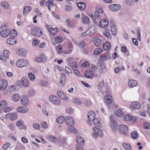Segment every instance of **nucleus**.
I'll return each instance as SVG.
<instances>
[{
	"label": "nucleus",
	"instance_id": "nucleus-31",
	"mask_svg": "<svg viewBox=\"0 0 150 150\" xmlns=\"http://www.w3.org/2000/svg\"><path fill=\"white\" fill-rule=\"evenodd\" d=\"M66 79V76L64 73L62 74L60 79V83L62 85L64 84Z\"/></svg>",
	"mask_w": 150,
	"mask_h": 150
},
{
	"label": "nucleus",
	"instance_id": "nucleus-9",
	"mask_svg": "<svg viewBox=\"0 0 150 150\" xmlns=\"http://www.w3.org/2000/svg\"><path fill=\"white\" fill-rule=\"evenodd\" d=\"M21 102L22 104L24 105H27L29 103L28 96L25 95H23L21 98Z\"/></svg>",
	"mask_w": 150,
	"mask_h": 150
},
{
	"label": "nucleus",
	"instance_id": "nucleus-58",
	"mask_svg": "<svg viewBox=\"0 0 150 150\" xmlns=\"http://www.w3.org/2000/svg\"><path fill=\"white\" fill-rule=\"evenodd\" d=\"M35 91L33 89L30 90L28 92V95L29 96H33L35 94Z\"/></svg>",
	"mask_w": 150,
	"mask_h": 150
},
{
	"label": "nucleus",
	"instance_id": "nucleus-12",
	"mask_svg": "<svg viewBox=\"0 0 150 150\" xmlns=\"http://www.w3.org/2000/svg\"><path fill=\"white\" fill-rule=\"evenodd\" d=\"M87 114L88 118L89 121H92L95 118V114L94 112L92 111H89Z\"/></svg>",
	"mask_w": 150,
	"mask_h": 150
},
{
	"label": "nucleus",
	"instance_id": "nucleus-46",
	"mask_svg": "<svg viewBox=\"0 0 150 150\" xmlns=\"http://www.w3.org/2000/svg\"><path fill=\"white\" fill-rule=\"evenodd\" d=\"M116 115L119 117H121L123 116L122 111L120 109H118L116 112Z\"/></svg>",
	"mask_w": 150,
	"mask_h": 150
},
{
	"label": "nucleus",
	"instance_id": "nucleus-1",
	"mask_svg": "<svg viewBox=\"0 0 150 150\" xmlns=\"http://www.w3.org/2000/svg\"><path fill=\"white\" fill-rule=\"evenodd\" d=\"M50 100L54 105H59L61 103L60 99L57 96L52 95L49 97Z\"/></svg>",
	"mask_w": 150,
	"mask_h": 150
},
{
	"label": "nucleus",
	"instance_id": "nucleus-64",
	"mask_svg": "<svg viewBox=\"0 0 150 150\" xmlns=\"http://www.w3.org/2000/svg\"><path fill=\"white\" fill-rule=\"evenodd\" d=\"M72 7L68 5H67L65 6V11H70L72 10Z\"/></svg>",
	"mask_w": 150,
	"mask_h": 150
},
{
	"label": "nucleus",
	"instance_id": "nucleus-32",
	"mask_svg": "<svg viewBox=\"0 0 150 150\" xmlns=\"http://www.w3.org/2000/svg\"><path fill=\"white\" fill-rule=\"evenodd\" d=\"M131 136L133 139H137L139 137V134L136 131H134L131 133Z\"/></svg>",
	"mask_w": 150,
	"mask_h": 150
},
{
	"label": "nucleus",
	"instance_id": "nucleus-11",
	"mask_svg": "<svg viewBox=\"0 0 150 150\" xmlns=\"http://www.w3.org/2000/svg\"><path fill=\"white\" fill-rule=\"evenodd\" d=\"M7 85V83L6 81L5 80H3L1 81L0 82V90L4 91L6 88Z\"/></svg>",
	"mask_w": 150,
	"mask_h": 150
},
{
	"label": "nucleus",
	"instance_id": "nucleus-7",
	"mask_svg": "<svg viewBox=\"0 0 150 150\" xmlns=\"http://www.w3.org/2000/svg\"><path fill=\"white\" fill-rule=\"evenodd\" d=\"M112 116H110V119L111 120L110 123V127L111 129L113 130L116 129L118 125L117 122L114 120H111Z\"/></svg>",
	"mask_w": 150,
	"mask_h": 150
},
{
	"label": "nucleus",
	"instance_id": "nucleus-18",
	"mask_svg": "<svg viewBox=\"0 0 150 150\" xmlns=\"http://www.w3.org/2000/svg\"><path fill=\"white\" fill-rule=\"evenodd\" d=\"M131 107L132 108L138 109L140 108L141 105L137 102H133L131 104Z\"/></svg>",
	"mask_w": 150,
	"mask_h": 150
},
{
	"label": "nucleus",
	"instance_id": "nucleus-33",
	"mask_svg": "<svg viewBox=\"0 0 150 150\" xmlns=\"http://www.w3.org/2000/svg\"><path fill=\"white\" fill-rule=\"evenodd\" d=\"M93 41V43L96 46L98 47L101 44V40L98 38H94Z\"/></svg>",
	"mask_w": 150,
	"mask_h": 150
},
{
	"label": "nucleus",
	"instance_id": "nucleus-3",
	"mask_svg": "<svg viewBox=\"0 0 150 150\" xmlns=\"http://www.w3.org/2000/svg\"><path fill=\"white\" fill-rule=\"evenodd\" d=\"M31 33L33 35L37 37H40L42 34L41 30L36 27H34L32 29Z\"/></svg>",
	"mask_w": 150,
	"mask_h": 150
},
{
	"label": "nucleus",
	"instance_id": "nucleus-40",
	"mask_svg": "<svg viewBox=\"0 0 150 150\" xmlns=\"http://www.w3.org/2000/svg\"><path fill=\"white\" fill-rule=\"evenodd\" d=\"M40 85L41 86L44 87L47 86L48 85V83L47 81L45 80H42L40 82Z\"/></svg>",
	"mask_w": 150,
	"mask_h": 150
},
{
	"label": "nucleus",
	"instance_id": "nucleus-27",
	"mask_svg": "<svg viewBox=\"0 0 150 150\" xmlns=\"http://www.w3.org/2000/svg\"><path fill=\"white\" fill-rule=\"evenodd\" d=\"M76 141L77 142V144H83L84 140L81 137L78 136L76 137Z\"/></svg>",
	"mask_w": 150,
	"mask_h": 150
},
{
	"label": "nucleus",
	"instance_id": "nucleus-21",
	"mask_svg": "<svg viewBox=\"0 0 150 150\" xmlns=\"http://www.w3.org/2000/svg\"><path fill=\"white\" fill-rule=\"evenodd\" d=\"M54 41L55 42H52V43L55 45L56 44L62 42L63 41V39L61 37L57 36L55 37Z\"/></svg>",
	"mask_w": 150,
	"mask_h": 150
},
{
	"label": "nucleus",
	"instance_id": "nucleus-44",
	"mask_svg": "<svg viewBox=\"0 0 150 150\" xmlns=\"http://www.w3.org/2000/svg\"><path fill=\"white\" fill-rule=\"evenodd\" d=\"M1 6L4 9H8L9 7L8 4L5 1H3L1 3Z\"/></svg>",
	"mask_w": 150,
	"mask_h": 150
},
{
	"label": "nucleus",
	"instance_id": "nucleus-35",
	"mask_svg": "<svg viewBox=\"0 0 150 150\" xmlns=\"http://www.w3.org/2000/svg\"><path fill=\"white\" fill-rule=\"evenodd\" d=\"M122 145L126 150H132V148L129 144L126 143H124Z\"/></svg>",
	"mask_w": 150,
	"mask_h": 150
},
{
	"label": "nucleus",
	"instance_id": "nucleus-26",
	"mask_svg": "<svg viewBox=\"0 0 150 150\" xmlns=\"http://www.w3.org/2000/svg\"><path fill=\"white\" fill-rule=\"evenodd\" d=\"M8 54L6 53L5 54L1 55L0 56L1 60L4 62H6L8 59Z\"/></svg>",
	"mask_w": 150,
	"mask_h": 150
},
{
	"label": "nucleus",
	"instance_id": "nucleus-4",
	"mask_svg": "<svg viewBox=\"0 0 150 150\" xmlns=\"http://www.w3.org/2000/svg\"><path fill=\"white\" fill-rule=\"evenodd\" d=\"M17 83L20 86H23L25 87L28 86L29 85L28 80L25 77H23L21 81L19 80L17 81Z\"/></svg>",
	"mask_w": 150,
	"mask_h": 150
},
{
	"label": "nucleus",
	"instance_id": "nucleus-47",
	"mask_svg": "<svg viewBox=\"0 0 150 150\" xmlns=\"http://www.w3.org/2000/svg\"><path fill=\"white\" fill-rule=\"evenodd\" d=\"M103 52L102 50L100 48H97L95 49L94 52V54L95 55H97Z\"/></svg>",
	"mask_w": 150,
	"mask_h": 150
},
{
	"label": "nucleus",
	"instance_id": "nucleus-61",
	"mask_svg": "<svg viewBox=\"0 0 150 150\" xmlns=\"http://www.w3.org/2000/svg\"><path fill=\"white\" fill-rule=\"evenodd\" d=\"M67 139L65 137H64L62 140V144L63 146H66L67 144Z\"/></svg>",
	"mask_w": 150,
	"mask_h": 150
},
{
	"label": "nucleus",
	"instance_id": "nucleus-17",
	"mask_svg": "<svg viewBox=\"0 0 150 150\" xmlns=\"http://www.w3.org/2000/svg\"><path fill=\"white\" fill-rule=\"evenodd\" d=\"M108 23V21L106 18L102 20L100 22L99 25L102 27H104L107 25Z\"/></svg>",
	"mask_w": 150,
	"mask_h": 150
},
{
	"label": "nucleus",
	"instance_id": "nucleus-13",
	"mask_svg": "<svg viewBox=\"0 0 150 150\" xmlns=\"http://www.w3.org/2000/svg\"><path fill=\"white\" fill-rule=\"evenodd\" d=\"M28 110V108L25 106H20L17 109V111L21 113H26Z\"/></svg>",
	"mask_w": 150,
	"mask_h": 150
},
{
	"label": "nucleus",
	"instance_id": "nucleus-29",
	"mask_svg": "<svg viewBox=\"0 0 150 150\" xmlns=\"http://www.w3.org/2000/svg\"><path fill=\"white\" fill-rule=\"evenodd\" d=\"M138 83L137 81L134 80H130L128 83V85L129 86L131 87H133L136 86Z\"/></svg>",
	"mask_w": 150,
	"mask_h": 150
},
{
	"label": "nucleus",
	"instance_id": "nucleus-51",
	"mask_svg": "<svg viewBox=\"0 0 150 150\" xmlns=\"http://www.w3.org/2000/svg\"><path fill=\"white\" fill-rule=\"evenodd\" d=\"M68 132L74 134L77 133V131L76 129L74 127H70L68 130Z\"/></svg>",
	"mask_w": 150,
	"mask_h": 150
},
{
	"label": "nucleus",
	"instance_id": "nucleus-43",
	"mask_svg": "<svg viewBox=\"0 0 150 150\" xmlns=\"http://www.w3.org/2000/svg\"><path fill=\"white\" fill-rule=\"evenodd\" d=\"M94 125L97 126H98L100 124V122L97 118H94L92 120Z\"/></svg>",
	"mask_w": 150,
	"mask_h": 150
},
{
	"label": "nucleus",
	"instance_id": "nucleus-23",
	"mask_svg": "<svg viewBox=\"0 0 150 150\" xmlns=\"http://www.w3.org/2000/svg\"><path fill=\"white\" fill-rule=\"evenodd\" d=\"M85 76L89 79H91L93 76V73L91 71H86L85 73Z\"/></svg>",
	"mask_w": 150,
	"mask_h": 150
},
{
	"label": "nucleus",
	"instance_id": "nucleus-49",
	"mask_svg": "<svg viewBox=\"0 0 150 150\" xmlns=\"http://www.w3.org/2000/svg\"><path fill=\"white\" fill-rule=\"evenodd\" d=\"M103 33L104 36L108 38L110 40L111 39L112 37L111 35L109 32L105 31L103 32Z\"/></svg>",
	"mask_w": 150,
	"mask_h": 150
},
{
	"label": "nucleus",
	"instance_id": "nucleus-5",
	"mask_svg": "<svg viewBox=\"0 0 150 150\" xmlns=\"http://www.w3.org/2000/svg\"><path fill=\"white\" fill-rule=\"evenodd\" d=\"M97 65L98 68H100L99 72L100 74L103 73L104 72V69L105 67L104 63L103 62H97Z\"/></svg>",
	"mask_w": 150,
	"mask_h": 150
},
{
	"label": "nucleus",
	"instance_id": "nucleus-2",
	"mask_svg": "<svg viewBox=\"0 0 150 150\" xmlns=\"http://www.w3.org/2000/svg\"><path fill=\"white\" fill-rule=\"evenodd\" d=\"M28 64L27 60L24 59H19L16 63L17 66L20 68H22L27 66Z\"/></svg>",
	"mask_w": 150,
	"mask_h": 150
},
{
	"label": "nucleus",
	"instance_id": "nucleus-60",
	"mask_svg": "<svg viewBox=\"0 0 150 150\" xmlns=\"http://www.w3.org/2000/svg\"><path fill=\"white\" fill-rule=\"evenodd\" d=\"M49 140L52 142H54L56 140V138L53 136H50L48 138Z\"/></svg>",
	"mask_w": 150,
	"mask_h": 150
},
{
	"label": "nucleus",
	"instance_id": "nucleus-45",
	"mask_svg": "<svg viewBox=\"0 0 150 150\" xmlns=\"http://www.w3.org/2000/svg\"><path fill=\"white\" fill-rule=\"evenodd\" d=\"M28 76L30 80L32 81H33L35 79V75L31 72L28 73Z\"/></svg>",
	"mask_w": 150,
	"mask_h": 150
},
{
	"label": "nucleus",
	"instance_id": "nucleus-28",
	"mask_svg": "<svg viewBox=\"0 0 150 150\" xmlns=\"http://www.w3.org/2000/svg\"><path fill=\"white\" fill-rule=\"evenodd\" d=\"M77 6L78 8L80 10L84 9L86 6L85 4L82 2H79L77 3Z\"/></svg>",
	"mask_w": 150,
	"mask_h": 150
},
{
	"label": "nucleus",
	"instance_id": "nucleus-62",
	"mask_svg": "<svg viewBox=\"0 0 150 150\" xmlns=\"http://www.w3.org/2000/svg\"><path fill=\"white\" fill-rule=\"evenodd\" d=\"M10 146V144L9 142H6L3 146V148L6 150Z\"/></svg>",
	"mask_w": 150,
	"mask_h": 150
},
{
	"label": "nucleus",
	"instance_id": "nucleus-54",
	"mask_svg": "<svg viewBox=\"0 0 150 150\" xmlns=\"http://www.w3.org/2000/svg\"><path fill=\"white\" fill-rule=\"evenodd\" d=\"M46 6L48 7L49 9H50L49 7H52L54 6V4L53 2L50 1L46 2Z\"/></svg>",
	"mask_w": 150,
	"mask_h": 150
},
{
	"label": "nucleus",
	"instance_id": "nucleus-20",
	"mask_svg": "<svg viewBox=\"0 0 150 150\" xmlns=\"http://www.w3.org/2000/svg\"><path fill=\"white\" fill-rule=\"evenodd\" d=\"M31 10V7L30 6H25L23 8V15L24 16H26Z\"/></svg>",
	"mask_w": 150,
	"mask_h": 150
},
{
	"label": "nucleus",
	"instance_id": "nucleus-24",
	"mask_svg": "<svg viewBox=\"0 0 150 150\" xmlns=\"http://www.w3.org/2000/svg\"><path fill=\"white\" fill-rule=\"evenodd\" d=\"M50 33V35L54 36L55 35L56 33L58 31V28H50L49 30H47Z\"/></svg>",
	"mask_w": 150,
	"mask_h": 150
},
{
	"label": "nucleus",
	"instance_id": "nucleus-34",
	"mask_svg": "<svg viewBox=\"0 0 150 150\" xmlns=\"http://www.w3.org/2000/svg\"><path fill=\"white\" fill-rule=\"evenodd\" d=\"M20 98V96L17 94L13 95L12 97L13 100L15 102H17L19 100Z\"/></svg>",
	"mask_w": 150,
	"mask_h": 150
},
{
	"label": "nucleus",
	"instance_id": "nucleus-38",
	"mask_svg": "<svg viewBox=\"0 0 150 150\" xmlns=\"http://www.w3.org/2000/svg\"><path fill=\"white\" fill-rule=\"evenodd\" d=\"M111 46L109 42H106L103 45V47L105 50H109Z\"/></svg>",
	"mask_w": 150,
	"mask_h": 150
},
{
	"label": "nucleus",
	"instance_id": "nucleus-30",
	"mask_svg": "<svg viewBox=\"0 0 150 150\" xmlns=\"http://www.w3.org/2000/svg\"><path fill=\"white\" fill-rule=\"evenodd\" d=\"M18 54L22 57H25L26 53V51L22 48L18 50Z\"/></svg>",
	"mask_w": 150,
	"mask_h": 150
},
{
	"label": "nucleus",
	"instance_id": "nucleus-22",
	"mask_svg": "<svg viewBox=\"0 0 150 150\" xmlns=\"http://www.w3.org/2000/svg\"><path fill=\"white\" fill-rule=\"evenodd\" d=\"M17 42L14 38L11 37L8 38L7 40V43L10 45H13L16 43Z\"/></svg>",
	"mask_w": 150,
	"mask_h": 150
},
{
	"label": "nucleus",
	"instance_id": "nucleus-53",
	"mask_svg": "<svg viewBox=\"0 0 150 150\" xmlns=\"http://www.w3.org/2000/svg\"><path fill=\"white\" fill-rule=\"evenodd\" d=\"M7 103L5 100L1 101L0 103V106L3 108H6L7 106Z\"/></svg>",
	"mask_w": 150,
	"mask_h": 150
},
{
	"label": "nucleus",
	"instance_id": "nucleus-16",
	"mask_svg": "<svg viewBox=\"0 0 150 150\" xmlns=\"http://www.w3.org/2000/svg\"><path fill=\"white\" fill-rule=\"evenodd\" d=\"M104 83V81L103 80L99 83L98 85L99 88L103 94H104L105 93H108V91H105L103 90Z\"/></svg>",
	"mask_w": 150,
	"mask_h": 150
},
{
	"label": "nucleus",
	"instance_id": "nucleus-55",
	"mask_svg": "<svg viewBox=\"0 0 150 150\" xmlns=\"http://www.w3.org/2000/svg\"><path fill=\"white\" fill-rule=\"evenodd\" d=\"M132 116L128 114L125 116L124 117V120L126 121L130 120L131 119Z\"/></svg>",
	"mask_w": 150,
	"mask_h": 150
},
{
	"label": "nucleus",
	"instance_id": "nucleus-63",
	"mask_svg": "<svg viewBox=\"0 0 150 150\" xmlns=\"http://www.w3.org/2000/svg\"><path fill=\"white\" fill-rule=\"evenodd\" d=\"M9 90L10 91L12 92L16 90V86H12L9 87Z\"/></svg>",
	"mask_w": 150,
	"mask_h": 150
},
{
	"label": "nucleus",
	"instance_id": "nucleus-19",
	"mask_svg": "<svg viewBox=\"0 0 150 150\" xmlns=\"http://www.w3.org/2000/svg\"><path fill=\"white\" fill-rule=\"evenodd\" d=\"M104 100L106 104H109L112 102V98L110 95H107L104 97Z\"/></svg>",
	"mask_w": 150,
	"mask_h": 150
},
{
	"label": "nucleus",
	"instance_id": "nucleus-50",
	"mask_svg": "<svg viewBox=\"0 0 150 150\" xmlns=\"http://www.w3.org/2000/svg\"><path fill=\"white\" fill-rule=\"evenodd\" d=\"M94 16L95 17V19H100L101 17L100 14L97 11L95 12L94 13Z\"/></svg>",
	"mask_w": 150,
	"mask_h": 150
},
{
	"label": "nucleus",
	"instance_id": "nucleus-8",
	"mask_svg": "<svg viewBox=\"0 0 150 150\" xmlns=\"http://www.w3.org/2000/svg\"><path fill=\"white\" fill-rule=\"evenodd\" d=\"M65 122L67 125L71 126L74 124V120L71 116H67L65 117Z\"/></svg>",
	"mask_w": 150,
	"mask_h": 150
},
{
	"label": "nucleus",
	"instance_id": "nucleus-6",
	"mask_svg": "<svg viewBox=\"0 0 150 150\" xmlns=\"http://www.w3.org/2000/svg\"><path fill=\"white\" fill-rule=\"evenodd\" d=\"M119 129L120 132L124 135H128L127 133L128 128L127 126L124 125H121L119 126Z\"/></svg>",
	"mask_w": 150,
	"mask_h": 150
},
{
	"label": "nucleus",
	"instance_id": "nucleus-56",
	"mask_svg": "<svg viewBox=\"0 0 150 150\" xmlns=\"http://www.w3.org/2000/svg\"><path fill=\"white\" fill-rule=\"evenodd\" d=\"M144 127L145 129H150V123L146 122L144 125Z\"/></svg>",
	"mask_w": 150,
	"mask_h": 150
},
{
	"label": "nucleus",
	"instance_id": "nucleus-48",
	"mask_svg": "<svg viewBox=\"0 0 150 150\" xmlns=\"http://www.w3.org/2000/svg\"><path fill=\"white\" fill-rule=\"evenodd\" d=\"M10 34L11 37L14 38L17 35V32L14 29L12 30L11 31Z\"/></svg>",
	"mask_w": 150,
	"mask_h": 150
},
{
	"label": "nucleus",
	"instance_id": "nucleus-36",
	"mask_svg": "<svg viewBox=\"0 0 150 150\" xmlns=\"http://www.w3.org/2000/svg\"><path fill=\"white\" fill-rule=\"evenodd\" d=\"M56 121L59 123L61 124L64 122L65 120V118L61 116L57 118Z\"/></svg>",
	"mask_w": 150,
	"mask_h": 150
},
{
	"label": "nucleus",
	"instance_id": "nucleus-59",
	"mask_svg": "<svg viewBox=\"0 0 150 150\" xmlns=\"http://www.w3.org/2000/svg\"><path fill=\"white\" fill-rule=\"evenodd\" d=\"M60 98L65 101H68L67 96L65 94L63 93H62V95L60 97Z\"/></svg>",
	"mask_w": 150,
	"mask_h": 150
},
{
	"label": "nucleus",
	"instance_id": "nucleus-15",
	"mask_svg": "<svg viewBox=\"0 0 150 150\" xmlns=\"http://www.w3.org/2000/svg\"><path fill=\"white\" fill-rule=\"evenodd\" d=\"M10 29L4 30L0 33V35L3 37H6L10 35Z\"/></svg>",
	"mask_w": 150,
	"mask_h": 150
},
{
	"label": "nucleus",
	"instance_id": "nucleus-39",
	"mask_svg": "<svg viewBox=\"0 0 150 150\" xmlns=\"http://www.w3.org/2000/svg\"><path fill=\"white\" fill-rule=\"evenodd\" d=\"M62 45H59L56 47V51L57 53L60 54L62 52Z\"/></svg>",
	"mask_w": 150,
	"mask_h": 150
},
{
	"label": "nucleus",
	"instance_id": "nucleus-10",
	"mask_svg": "<svg viewBox=\"0 0 150 150\" xmlns=\"http://www.w3.org/2000/svg\"><path fill=\"white\" fill-rule=\"evenodd\" d=\"M120 6L116 4H111L109 6V9L112 11H115L119 10L120 9Z\"/></svg>",
	"mask_w": 150,
	"mask_h": 150
},
{
	"label": "nucleus",
	"instance_id": "nucleus-25",
	"mask_svg": "<svg viewBox=\"0 0 150 150\" xmlns=\"http://www.w3.org/2000/svg\"><path fill=\"white\" fill-rule=\"evenodd\" d=\"M93 131L98 134V135L100 137L103 136V134L101 129L96 127H94L93 128Z\"/></svg>",
	"mask_w": 150,
	"mask_h": 150
},
{
	"label": "nucleus",
	"instance_id": "nucleus-42",
	"mask_svg": "<svg viewBox=\"0 0 150 150\" xmlns=\"http://www.w3.org/2000/svg\"><path fill=\"white\" fill-rule=\"evenodd\" d=\"M89 19L88 16H85L82 18V21L83 23L87 24L89 23Z\"/></svg>",
	"mask_w": 150,
	"mask_h": 150
},
{
	"label": "nucleus",
	"instance_id": "nucleus-14",
	"mask_svg": "<svg viewBox=\"0 0 150 150\" xmlns=\"http://www.w3.org/2000/svg\"><path fill=\"white\" fill-rule=\"evenodd\" d=\"M87 32H88V34L91 35L96 32L95 26L94 25H92L88 29Z\"/></svg>",
	"mask_w": 150,
	"mask_h": 150
},
{
	"label": "nucleus",
	"instance_id": "nucleus-41",
	"mask_svg": "<svg viewBox=\"0 0 150 150\" xmlns=\"http://www.w3.org/2000/svg\"><path fill=\"white\" fill-rule=\"evenodd\" d=\"M66 23L67 24V26L70 28H73V25L72 22L71 20L69 19H67L66 21Z\"/></svg>",
	"mask_w": 150,
	"mask_h": 150
},
{
	"label": "nucleus",
	"instance_id": "nucleus-52",
	"mask_svg": "<svg viewBox=\"0 0 150 150\" xmlns=\"http://www.w3.org/2000/svg\"><path fill=\"white\" fill-rule=\"evenodd\" d=\"M11 115L10 118L11 120H13L17 119V117L16 113H11Z\"/></svg>",
	"mask_w": 150,
	"mask_h": 150
},
{
	"label": "nucleus",
	"instance_id": "nucleus-37",
	"mask_svg": "<svg viewBox=\"0 0 150 150\" xmlns=\"http://www.w3.org/2000/svg\"><path fill=\"white\" fill-rule=\"evenodd\" d=\"M72 101L73 103L77 105H80L81 103V100L78 98H74L72 99Z\"/></svg>",
	"mask_w": 150,
	"mask_h": 150
},
{
	"label": "nucleus",
	"instance_id": "nucleus-57",
	"mask_svg": "<svg viewBox=\"0 0 150 150\" xmlns=\"http://www.w3.org/2000/svg\"><path fill=\"white\" fill-rule=\"evenodd\" d=\"M79 46L80 47L84 48L85 46V44L83 41H81L79 43Z\"/></svg>",
	"mask_w": 150,
	"mask_h": 150
}]
</instances>
